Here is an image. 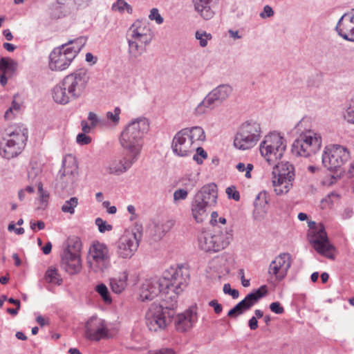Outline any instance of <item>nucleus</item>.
I'll list each match as a JSON object with an SVG mask.
<instances>
[{
    "label": "nucleus",
    "mask_w": 354,
    "mask_h": 354,
    "mask_svg": "<svg viewBox=\"0 0 354 354\" xmlns=\"http://www.w3.org/2000/svg\"><path fill=\"white\" fill-rule=\"evenodd\" d=\"M209 209L194 198L191 204V212L197 223H202L207 217Z\"/></svg>",
    "instance_id": "obj_26"
},
{
    "label": "nucleus",
    "mask_w": 354,
    "mask_h": 354,
    "mask_svg": "<svg viewBox=\"0 0 354 354\" xmlns=\"http://www.w3.org/2000/svg\"><path fill=\"white\" fill-rule=\"evenodd\" d=\"M149 124L145 118L136 119L122 132L120 143L129 153L140 155L143 145V137L148 132Z\"/></svg>",
    "instance_id": "obj_3"
},
{
    "label": "nucleus",
    "mask_w": 354,
    "mask_h": 354,
    "mask_svg": "<svg viewBox=\"0 0 354 354\" xmlns=\"http://www.w3.org/2000/svg\"><path fill=\"white\" fill-rule=\"evenodd\" d=\"M223 290L225 294L232 296L233 299H237L239 296V291L236 289L231 288L230 283L224 284Z\"/></svg>",
    "instance_id": "obj_50"
},
{
    "label": "nucleus",
    "mask_w": 354,
    "mask_h": 354,
    "mask_svg": "<svg viewBox=\"0 0 354 354\" xmlns=\"http://www.w3.org/2000/svg\"><path fill=\"white\" fill-rule=\"evenodd\" d=\"M95 225L98 227V230L100 233H104L105 232H109L112 230L113 226L106 221H104L102 218L98 217L95 221Z\"/></svg>",
    "instance_id": "obj_46"
},
{
    "label": "nucleus",
    "mask_w": 354,
    "mask_h": 354,
    "mask_svg": "<svg viewBox=\"0 0 354 354\" xmlns=\"http://www.w3.org/2000/svg\"><path fill=\"white\" fill-rule=\"evenodd\" d=\"M76 141L78 144L81 145H88L91 142V138L89 136H86V133H79L77 136Z\"/></svg>",
    "instance_id": "obj_54"
},
{
    "label": "nucleus",
    "mask_w": 354,
    "mask_h": 354,
    "mask_svg": "<svg viewBox=\"0 0 354 354\" xmlns=\"http://www.w3.org/2000/svg\"><path fill=\"white\" fill-rule=\"evenodd\" d=\"M45 279L48 283H53L60 285L62 282V279L60 278L59 274L57 272V270L55 268H49L45 274Z\"/></svg>",
    "instance_id": "obj_38"
},
{
    "label": "nucleus",
    "mask_w": 354,
    "mask_h": 354,
    "mask_svg": "<svg viewBox=\"0 0 354 354\" xmlns=\"http://www.w3.org/2000/svg\"><path fill=\"white\" fill-rule=\"evenodd\" d=\"M209 306L214 308L216 314H220L222 312L223 307L221 304H218L216 299H213L209 302Z\"/></svg>",
    "instance_id": "obj_58"
},
{
    "label": "nucleus",
    "mask_w": 354,
    "mask_h": 354,
    "mask_svg": "<svg viewBox=\"0 0 354 354\" xmlns=\"http://www.w3.org/2000/svg\"><path fill=\"white\" fill-rule=\"evenodd\" d=\"M140 24V21H136L130 27L129 30L131 31V37L137 40V41H139L147 45L151 42L152 37L147 35V34L144 32V29L142 30H141V28L138 26Z\"/></svg>",
    "instance_id": "obj_29"
},
{
    "label": "nucleus",
    "mask_w": 354,
    "mask_h": 354,
    "mask_svg": "<svg viewBox=\"0 0 354 354\" xmlns=\"http://www.w3.org/2000/svg\"><path fill=\"white\" fill-rule=\"evenodd\" d=\"M95 291L100 295L102 300L106 304H111L112 301L109 291L106 286L104 283H100L95 286Z\"/></svg>",
    "instance_id": "obj_41"
},
{
    "label": "nucleus",
    "mask_w": 354,
    "mask_h": 354,
    "mask_svg": "<svg viewBox=\"0 0 354 354\" xmlns=\"http://www.w3.org/2000/svg\"><path fill=\"white\" fill-rule=\"evenodd\" d=\"M88 120L90 121L93 128H103L107 126V122L104 118L99 117L94 112H89L88 114Z\"/></svg>",
    "instance_id": "obj_37"
},
{
    "label": "nucleus",
    "mask_w": 354,
    "mask_h": 354,
    "mask_svg": "<svg viewBox=\"0 0 354 354\" xmlns=\"http://www.w3.org/2000/svg\"><path fill=\"white\" fill-rule=\"evenodd\" d=\"M260 138V124L255 121H247L239 128L234 140V146L240 150H247L253 147Z\"/></svg>",
    "instance_id": "obj_7"
},
{
    "label": "nucleus",
    "mask_w": 354,
    "mask_h": 354,
    "mask_svg": "<svg viewBox=\"0 0 354 354\" xmlns=\"http://www.w3.org/2000/svg\"><path fill=\"white\" fill-rule=\"evenodd\" d=\"M78 205V198L77 197H71L70 199L66 201L62 206V211L64 213H69L73 214L75 213V208Z\"/></svg>",
    "instance_id": "obj_40"
},
{
    "label": "nucleus",
    "mask_w": 354,
    "mask_h": 354,
    "mask_svg": "<svg viewBox=\"0 0 354 354\" xmlns=\"http://www.w3.org/2000/svg\"><path fill=\"white\" fill-rule=\"evenodd\" d=\"M212 0H192L195 10L205 20L210 19L214 16V12L210 7Z\"/></svg>",
    "instance_id": "obj_27"
},
{
    "label": "nucleus",
    "mask_w": 354,
    "mask_h": 354,
    "mask_svg": "<svg viewBox=\"0 0 354 354\" xmlns=\"http://www.w3.org/2000/svg\"><path fill=\"white\" fill-rule=\"evenodd\" d=\"M112 10H118L120 12H123L124 10H127L129 14L133 12L132 7L124 0H117L116 2L113 4Z\"/></svg>",
    "instance_id": "obj_44"
},
{
    "label": "nucleus",
    "mask_w": 354,
    "mask_h": 354,
    "mask_svg": "<svg viewBox=\"0 0 354 354\" xmlns=\"http://www.w3.org/2000/svg\"><path fill=\"white\" fill-rule=\"evenodd\" d=\"M272 185L277 195L289 192L295 180L294 166L288 162H281L273 169Z\"/></svg>",
    "instance_id": "obj_8"
},
{
    "label": "nucleus",
    "mask_w": 354,
    "mask_h": 354,
    "mask_svg": "<svg viewBox=\"0 0 354 354\" xmlns=\"http://www.w3.org/2000/svg\"><path fill=\"white\" fill-rule=\"evenodd\" d=\"M44 254H48L52 250V244L50 241L47 242L46 245L41 248Z\"/></svg>",
    "instance_id": "obj_61"
},
{
    "label": "nucleus",
    "mask_w": 354,
    "mask_h": 354,
    "mask_svg": "<svg viewBox=\"0 0 354 354\" xmlns=\"http://www.w3.org/2000/svg\"><path fill=\"white\" fill-rule=\"evenodd\" d=\"M350 158L348 149L339 145L326 146L322 154V164L330 171H337Z\"/></svg>",
    "instance_id": "obj_10"
},
{
    "label": "nucleus",
    "mask_w": 354,
    "mask_h": 354,
    "mask_svg": "<svg viewBox=\"0 0 354 354\" xmlns=\"http://www.w3.org/2000/svg\"><path fill=\"white\" fill-rule=\"evenodd\" d=\"M174 321L176 329L179 332H186L191 329L197 321V315L192 310H187L185 313L178 314L172 318Z\"/></svg>",
    "instance_id": "obj_23"
},
{
    "label": "nucleus",
    "mask_w": 354,
    "mask_h": 354,
    "mask_svg": "<svg viewBox=\"0 0 354 354\" xmlns=\"http://www.w3.org/2000/svg\"><path fill=\"white\" fill-rule=\"evenodd\" d=\"M207 157V152L203 148L198 147L196 148V153L193 156V160H195L198 165L203 163L204 159Z\"/></svg>",
    "instance_id": "obj_48"
},
{
    "label": "nucleus",
    "mask_w": 354,
    "mask_h": 354,
    "mask_svg": "<svg viewBox=\"0 0 354 354\" xmlns=\"http://www.w3.org/2000/svg\"><path fill=\"white\" fill-rule=\"evenodd\" d=\"M181 185L187 189H192L197 184L198 176L197 175L186 174L180 180Z\"/></svg>",
    "instance_id": "obj_39"
},
{
    "label": "nucleus",
    "mask_w": 354,
    "mask_h": 354,
    "mask_svg": "<svg viewBox=\"0 0 354 354\" xmlns=\"http://www.w3.org/2000/svg\"><path fill=\"white\" fill-rule=\"evenodd\" d=\"M30 227L33 231H36V228L39 230H43L45 227V223L42 221L35 222L33 220L30 221Z\"/></svg>",
    "instance_id": "obj_56"
},
{
    "label": "nucleus",
    "mask_w": 354,
    "mask_h": 354,
    "mask_svg": "<svg viewBox=\"0 0 354 354\" xmlns=\"http://www.w3.org/2000/svg\"><path fill=\"white\" fill-rule=\"evenodd\" d=\"M270 309L272 312L281 315L283 313L284 308L279 301L272 302L270 304Z\"/></svg>",
    "instance_id": "obj_53"
},
{
    "label": "nucleus",
    "mask_w": 354,
    "mask_h": 354,
    "mask_svg": "<svg viewBox=\"0 0 354 354\" xmlns=\"http://www.w3.org/2000/svg\"><path fill=\"white\" fill-rule=\"evenodd\" d=\"M309 241L319 254L328 259H335V248L330 243L323 225H321L318 229L309 234Z\"/></svg>",
    "instance_id": "obj_12"
},
{
    "label": "nucleus",
    "mask_w": 354,
    "mask_h": 354,
    "mask_svg": "<svg viewBox=\"0 0 354 354\" xmlns=\"http://www.w3.org/2000/svg\"><path fill=\"white\" fill-rule=\"evenodd\" d=\"M186 134H189V138L194 144L198 140H204L205 138V132L201 127H193L192 128L183 129Z\"/></svg>",
    "instance_id": "obj_36"
},
{
    "label": "nucleus",
    "mask_w": 354,
    "mask_h": 354,
    "mask_svg": "<svg viewBox=\"0 0 354 354\" xmlns=\"http://www.w3.org/2000/svg\"><path fill=\"white\" fill-rule=\"evenodd\" d=\"M218 100V103L225 101L232 92V88L228 84H221L212 91Z\"/></svg>",
    "instance_id": "obj_34"
},
{
    "label": "nucleus",
    "mask_w": 354,
    "mask_h": 354,
    "mask_svg": "<svg viewBox=\"0 0 354 354\" xmlns=\"http://www.w3.org/2000/svg\"><path fill=\"white\" fill-rule=\"evenodd\" d=\"M3 35L8 41H11L13 39V35L9 29L4 30Z\"/></svg>",
    "instance_id": "obj_64"
},
{
    "label": "nucleus",
    "mask_w": 354,
    "mask_h": 354,
    "mask_svg": "<svg viewBox=\"0 0 354 354\" xmlns=\"http://www.w3.org/2000/svg\"><path fill=\"white\" fill-rule=\"evenodd\" d=\"M189 270L186 266L170 267L160 277L147 280L142 286L140 297L142 301H151L160 295L167 303H153L146 313V324L151 331L165 329L171 322L176 307L177 298L188 284Z\"/></svg>",
    "instance_id": "obj_1"
},
{
    "label": "nucleus",
    "mask_w": 354,
    "mask_h": 354,
    "mask_svg": "<svg viewBox=\"0 0 354 354\" xmlns=\"http://www.w3.org/2000/svg\"><path fill=\"white\" fill-rule=\"evenodd\" d=\"M88 80L87 70L83 68L66 75L52 90L54 101L64 105L77 99L84 91Z\"/></svg>",
    "instance_id": "obj_2"
},
{
    "label": "nucleus",
    "mask_w": 354,
    "mask_h": 354,
    "mask_svg": "<svg viewBox=\"0 0 354 354\" xmlns=\"http://www.w3.org/2000/svg\"><path fill=\"white\" fill-rule=\"evenodd\" d=\"M322 137L312 131L301 133L292 145V153L295 156L308 157L317 153L322 147Z\"/></svg>",
    "instance_id": "obj_9"
},
{
    "label": "nucleus",
    "mask_w": 354,
    "mask_h": 354,
    "mask_svg": "<svg viewBox=\"0 0 354 354\" xmlns=\"http://www.w3.org/2000/svg\"><path fill=\"white\" fill-rule=\"evenodd\" d=\"M249 327L251 330H256L258 328V322L256 317H252L248 322Z\"/></svg>",
    "instance_id": "obj_59"
},
{
    "label": "nucleus",
    "mask_w": 354,
    "mask_h": 354,
    "mask_svg": "<svg viewBox=\"0 0 354 354\" xmlns=\"http://www.w3.org/2000/svg\"><path fill=\"white\" fill-rule=\"evenodd\" d=\"M233 237L231 230L217 229L213 233L203 232L198 237V246L207 252H217L227 248Z\"/></svg>",
    "instance_id": "obj_5"
},
{
    "label": "nucleus",
    "mask_w": 354,
    "mask_h": 354,
    "mask_svg": "<svg viewBox=\"0 0 354 354\" xmlns=\"http://www.w3.org/2000/svg\"><path fill=\"white\" fill-rule=\"evenodd\" d=\"M61 266L70 274L77 273L81 269L80 255L68 249L65 250L62 255Z\"/></svg>",
    "instance_id": "obj_22"
},
{
    "label": "nucleus",
    "mask_w": 354,
    "mask_h": 354,
    "mask_svg": "<svg viewBox=\"0 0 354 354\" xmlns=\"http://www.w3.org/2000/svg\"><path fill=\"white\" fill-rule=\"evenodd\" d=\"M71 0H57L51 8V15L53 18H61L71 12Z\"/></svg>",
    "instance_id": "obj_25"
},
{
    "label": "nucleus",
    "mask_w": 354,
    "mask_h": 354,
    "mask_svg": "<svg viewBox=\"0 0 354 354\" xmlns=\"http://www.w3.org/2000/svg\"><path fill=\"white\" fill-rule=\"evenodd\" d=\"M78 176V166L75 157L71 154L66 156L56 178V186L69 192L73 190Z\"/></svg>",
    "instance_id": "obj_6"
},
{
    "label": "nucleus",
    "mask_w": 354,
    "mask_h": 354,
    "mask_svg": "<svg viewBox=\"0 0 354 354\" xmlns=\"http://www.w3.org/2000/svg\"><path fill=\"white\" fill-rule=\"evenodd\" d=\"M195 37L199 40L201 47H205L207 45V41L212 39V35L205 31L197 30L195 33Z\"/></svg>",
    "instance_id": "obj_45"
},
{
    "label": "nucleus",
    "mask_w": 354,
    "mask_h": 354,
    "mask_svg": "<svg viewBox=\"0 0 354 354\" xmlns=\"http://www.w3.org/2000/svg\"><path fill=\"white\" fill-rule=\"evenodd\" d=\"M86 41V40L84 37H80L73 40H69L67 43L64 44L63 45L66 46V51H68L70 54L75 58L82 48L84 46Z\"/></svg>",
    "instance_id": "obj_32"
},
{
    "label": "nucleus",
    "mask_w": 354,
    "mask_h": 354,
    "mask_svg": "<svg viewBox=\"0 0 354 354\" xmlns=\"http://www.w3.org/2000/svg\"><path fill=\"white\" fill-rule=\"evenodd\" d=\"M274 12L272 8L270 6L266 5L263 7V10L260 13L259 15L262 19H265L266 17H272L274 15Z\"/></svg>",
    "instance_id": "obj_55"
},
{
    "label": "nucleus",
    "mask_w": 354,
    "mask_h": 354,
    "mask_svg": "<svg viewBox=\"0 0 354 354\" xmlns=\"http://www.w3.org/2000/svg\"><path fill=\"white\" fill-rule=\"evenodd\" d=\"M138 156L137 154L129 152L122 159L113 160L107 169L109 173L120 175L126 172L137 161Z\"/></svg>",
    "instance_id": "obj_21"
},
{
    "label": "nucleus",
    "mask_w": 354,
    "mask_h": 354,
    "mask_svg": "<svg viewBox=\"0 0 354 354\" xmlns=\"http://www.w3.org/2000/svg\"><path fill=\"white\" fill-rule=\"evenodd\" d=\"M151 20H155L158 24H161L163 22V18L159 14L157 8H152L149 16Z\"/></svg>",
    "instance_id": "obj_51"
},
{
    "label": "nucleus",
    "mask_w": 354,
    "mask_h": 354,
    "mask_svg": "<svg viewBox=\"0 0 354 354\" xmlns=\"http://www.w3.org/2000/svg\"><path fill=\"white\" fill-rule=\"evenodd\" d=\"M188 196V192L185 189H178L174 193V201L185 200Z\"/></svg>",
    "instance_id": "obj_52"
},
{
    "label": "nucleus",
    "mask_w": 354,
    "mask_h": 354,
    "mask_svg": "<svg viewBox=\"0 0 354 354\" xmlns=\"http://www.w3.org/2000/svg\"><path fill=\"white\" fill-rule=\"evenodd\" d=\"M267 286L266 285L261 286L258 289L248 294L243 301L250 310L261 298L267 294Z\"/></svg>",
    "instance_id": "obj_28"
},
{
    "label": "nucleus",
    "mask_w": 354,
    "mask_h": 354,
    "mask_svg": "<svg viewBox=\"0 0 354 354\" xmlns=\"http://www.w3.org/2000/svg\"><path fill=\"white\" fill-rule=\"evenodd\" d=\"M225 192L229 198H232L235 201H239L240 200V194L236 189L234 186L228 187L226 189Z\"/></svg>",
    "instance_id": "obj_49"
},
{
    "label": "nucleus",
    "mask_w": 354,
    "mask_h": 354,
    "mask_svg": "<svg viewBox=\"0 0 354 354\" xmlns=\"http://www.w3.org/2000/svg\"><path fill=\"white\" fill-rule=\"evenodd\" d=\"M128 274L126 272L122 273L118 278H113L110 280V286L112 291L116 294L121 293L127 286Z\"/></svg>",
    "instance_id": "obj_33"
},
{
    "label": "nucleus",
    "mask_w": 354,
    "mask_h": 354,
    "mask_svg": "<svg viewBox=\"0 0 354 354\" xmlns=\"http://www.w3.org/2000/svg\"><path fill=\"white\" fill-rule=\"evenodd\" d=\"M218 100L212 92H209L203 100L197 106L196 111L198 114H203L206 112V109H212L214 106L220 104Z\"/></svg>",
    "instance_id": "obj_30"
},
{
    "label": "nucleus",
    "mask_w": 354,
    "mask_h": 354,
    "mask_svg": "<svg viewBox=\"0 0 354 354\" xmlns=\"http://www.w3.org/2000/svg\"><path fill=\"white\" fill-rule=\"evenodd\" d=\"M217 198V186L213 183L203 186L194 196L195 199L209 208L216 205Z\"/></svg>",
    "instance_id": "obj_20"
},
{
    "label": "nucleus",
    "mask_w": 354,
    "mask_h": 354,
    "mask_svg": "<svg viewBox=\"0 0 354 354\" xmlns=\"http://www.w3.org/2000/svg\"><path fill=\"white\" fill-rule=\"evenodd\" d=\"M81 125L82 129L84 132L83 133H88L91 131V129L93 128L91 127V124L88 125V123L84 120L82 121Z\"/></svg>",
    "instance_id": "obj_60"
},
{
    "label": "nucleus",
    "mask_w": 354,
    "mask_h": 354,
    "mask_svg": "<svg viewBox=\"0 0 354 354\" xmlns=\"http://www.w3.org/2000/svg\"><path fill=\"white\" fill-rule=\"evenodd\" d=\"M291 264L292 260L290 254H280L270 263L268 268V274L274 277L276 281H280L287 275Z\"/></svg>",
    "instance_id": "obj_17"
},
{
    "label": "nucleus",
    "mask_w": 354,
    "mask_h": 354,
    "mask_svg": "<svg viewBox=\"0 0 354 354\" xmlns=\"http://www.w3.org/2000/svg\"><path fill=\"white\" fill-rule=\"evenodd\" d=\"M121 113V110L119 107H115L113 110V112L112 111H108L106 113V120L107 123L109 122L110 123L113 124L114 126H116L118 124L120 121V114Z\"/></svg>",
    "instance_id": "obj_43"
},
{
    "label": "nucleus",
    "mask_w": 354,
    "mask_h": 354,
    "mask_svg": "<svg viewBox=\"0 0 354 354\" xmlns=\"http://www.w3.org/2000/svg\"><path fill=\"white\" fill-rule=\"evenodd\" d=\"M335 30L344 39L354 42V11L344 13L339 19Z\"/></svg>",
    "instance_id": "obj_18"
},
{
    "label": "nucleus",
    "mask_w": 354,
    "mask_h": 354,
    "mask_svg": "<svg viewBox=\"0 0 354 354\" xmlns=\"http://www.w3.org/2000/svg\"><path fill=\"white\" fill-rule=\"evenodd\" d=\"M8 74L0 72V83L2 86H5L8 82Z\"/></svg>",
    "instance_id": "obj_63"
},
{
    "label": "nucleus",
    "mask_w": 354,
    "mask_h": 354,
    "mask_svg": "<svg viewBox=\"0 0 354 354\" xmlns=\"http://www.w3.org/2000/svg\"><path fill=\"white\" fill-rule=\"evenodd\" d=\"M267 193L265 191L259 193L254 201V216L255 218L263 217L268 209Z\"/></svg>",
    "instance_id": "obj_24"
},
{
    "label": "nucleus",
    "mask_w": 354,
    "mask_h": 354,
    "mask_svg": "<svg viewBox=\"0 0 354 354\" xmlns=\"http://www.w3.org/2000/svg\"><path fill=\"white\" fill-rule=\"evenodd\" d=\"M85 337L86 339L99 342L108 337L109 328L106 322L97 317H91L85 325Z\"/></svg>",
    "instance_id": "obj_15"
},
{
    "label": "nucleus",
    "mask_w": 354,
    "mask_h": 354,
    "mask_svg": "<svg viewBox=\"0 0 354 354\" xmlns=\"http://www.w3.org/2000/svg\"><path fill=\"white\" fill-rule=\"evenodd\" d=\"M345 120L351 124H354V97L351 100L344 114Z\"/></svg>",
    "instance_id": "obj_47"
},
{
    "label": "nucleus",
    "mask_w": 354,
    "mask_h": 354,
    "mask_svg": "<svg viewBox=\"0 0 354 354\" xmlns=\"http://www.w3.org/2000/svg\"><path fill=\"white\" fill-rule=\"evenodd\" d=\"M285 139L279 133H270L266 136L264 140L260 144L261 154L270 161L272 158L281 159L286 149Z\"/></svg>",
    "instance_id": "obj_11"
},
{
    "label": "nucleus",
    "mask_w": 354,
    "mask_h": 354,
    "mask_svg": "<svg viewBox=\"0 0 354 354\" xmlns=\"http://www.w3.org/2000/svg\"><path fill=\"white\" fill-rule=\"evenodd\" d=\"M127 42L129 46L128 53L129 59L134 61L142 55L145 51V48L140 46L137 40H135L131 37L127 39Z\"/></svg>",
    "instance_id": "obj_31"
},
{
    "label": "nucleus",
    "mask_w": 354,
    "mask_h": 354,
    "mask_svg": "<svg viewBox=\"0 0 354 354\" xmlns=\"http://www.w3.org/2000/svg\"><path fill=\"white\" fill-rule=\"evenodd\" d=\"M17 68V63L14 59L8 57L0 59V72L8 74L11 76Z\"/></svg>",
    "instance_id": "obj_35"
},
{
    "label": "nucleus",
    "mask_w": 354,
    "mask_h": 354,
    "mask_svg": "<svg viewBox=\"0 0 354 354\" xmlns=\"http://www.w3.org/2000/svg\"><path fill=\"white\" fill-rule=\"evenodd\" d=\"M88 261L91 268L95 265L99 270L103 271L110 261L109 250L105 243L99 241L94 242L89 248Z\"/></svg>",
    "instance_id": "obj_14"
},
{
    "label": "nucleus",
    "mask_w": 354,
    "mask_h": 354,
    "mask_svg": "<svg viewBox=\"0 0 354 354\" xmlns=\"http://www.w3.org/2000/svg\"><path fill=\"white\" fill-rule=\"evenodd\" d=\"M139 245V239L134 232L123 234L115 244V252L119 258L130 259Z\"/></svg>",
    "instance_id": "obj_13"
},
{
    "label": "nucleus",
    "mask_w": 354,
    "mask_h": 354,
    "mask_svg": "<svg viewBox=\"0 0 354 354\" xmlns=\"http://www.w3.org/2000/svg\"><path fill=\"white\" fill-rule=\"evenodd\" d=\"M249 309L246 307L245 302L241 300L234 307L228 311L227 316L230 317H235L239 315L243 314L245 311Z\"/></svg>",
    "instance_id": "obj_42"
},
{
    "label": "nucleus",
    "mask_w": 354,
    "mask_h": 354,
    "mask_svg": "<svg viewBox=\"0 0 354 354\" xmlns=\"http://www.w3.org/2000/svg\"><path fill=\"white\" fill-rule=\"evenodd\" d=\"M19 104L15 102V101L12 102V106L10 107L5 113L4 117L6 120H10L12 118V110H18L19 109Z\"/></svg>",
    "instance_id": "obj_57"
},
{
    "label": "nucleus",
    "mask_w": 354,
    "mask_h": 354,
    "mask_svg": "<svg viewBox=\"0 0 354 354\" xmlns=\"http://www.w3.org/2000/svg\"><path fill=\"white\" fill-rule=\"evenodd\" d=\"M192 141L183 129L179 131L174 137L171 148L174 153L179 156H187L194 149Z\"/></svg>",
    "instance_id": "obj_19"
},
{
    "label": "nucleus",
    "mask_w": 354,
    "mask_h": 354,
    "mask_svg": "<svg viewBox=\"0 0 354 354\" xmlns=\"http://www.w3.org/2000/svg\"><path fill=\"white\" fill-rule=\"evenodd\" d=\"M86 61L87 62H91L93 64L97 62V58L93 55L91 53L86 54Z\"/></svg>",
    "instance_id": "obj_62"
},
{
    "label": "nucleus",
    "mask_w": 354,
    "mask_h": 354,
    "mask_svg": "<svg viewBox=\"0 0 354 354\" xmlns=\"http://www.w3.org/2000/svg\"><path fill=\"white\" fill-rule=\"evenodd\" d=\"M66 45L55 48L49 55V68L52 71H64L66 69L75 59L68 51Z\"/></svg>",
    "instance_id": "obj_16"
},
{
    "label": "nucleus",
    "mask_w": 354,
    "mask_h": 354,
    "mask_svg": "<svg viewBox=\"0 0 354 354\" xmlns=\"http://www.w3.org/2000/svg\"><path fill=\"white\" fill-rule=\"evenodd\" d=\"M28 140V129L22 126L10 127L5 130L0 142V153L10 159L17 156L25 147Z\"/></svg>",
    "instance_id": "obj_4"
}]
</instances>
